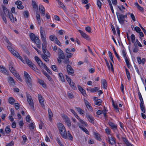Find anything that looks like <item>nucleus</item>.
<instances>
[{
  "instance_id": "f257e3e1",
  "label": "nucleus",
  "mask_w": 146,
  "mask_h": 146,
  "mask_svg": "<svg viewBox=\"0 0 146 146\" xmlns=\"http://www.w3.org/2000/svg\"><path fill=\"white\" fill-rule=\"evenodd\" d=\"M58 127L61 135L64 138L66 139L67 135L65 127L61 123H59L58 124Z\"/></svg>"
},
{
  "instance_id": "f03ea898",
  "label": "nucleus",
  "mask_w": 146,
  "mask_h": 146,
  "mask_svg": "<svg viewBox=\"0 0 146 146\" xmlns=\"http://www.w3.org/2000/svg\"><path fill=\"white\" fill-rule=\"evenodd\" d=\"M116 15L119 23L121 25H123L124 23L125 18H127V14L123 15L122 14H119L118 13H116Z\"/></svg>"
},
{
  "instance_id": "7ed1b4c3",
  "label": "nucleus",
  "mask_w": 146,
  "mask_h": 146,
  "mask_svg": "<svg viewBox=\"0 0 146 146\" xmlns=\"http://www.w3.org/2000/svg\"><path fill=\"white\" fill-rule=\"evenodd\" d=\"M25 81L28 86L31 88L32 87L31 79L28 74L26 72H24Z\"/></svg>"
},
{
  "instance_id": "20e7f679",
  "label": "nucleus",
  "mask_w": 146,
  "mask_h": 146,
  "mask_svg": "<svg viewBox=\"0 0 146 146\" xmlns=\"http://www.w3.org/2000/svg\"><path fill=\"white\" fill-rule=\"evenodd\" d=\"M40 36L42 41L46 40L45 32L42 26H40Z\"/></svg>"
},
{
  "instance_id": "39448f33",
  "label": "nucleus",
  "mask_w": 146,
  "mask_h": 146,
  "mask_svg": "<svg viewBox=\"0 0 146 146\" xmlns=\"http://www.w3.org/2000/svg\"><path fill=\"white\" fill-rule=\"evenodd\" d=\"M62 117L68 126L69 127H70L71 126L70 121L68 117L66 115H64L62 116Z\"/></svg>"
},
{
  "instance_id": "423d86ee",
  "label": "nucleus",
  "mask_w": 146,
  "mask_h": 146,
  "mask_svg": "<svg viewBox=\"0 0 146 146\" xmlns=\"http://www.w3.org/2000/svg\"><path fill=\"white\" fill-rule=\"evenodd\" d=\"M29 36L31 39L34 42L36 41V40H39L38 36H36L34 33H32L30 34Z\"/></svg>"
},
{
  "instance_id": "0eeeda50",
  "label": "nucleus",
  "mask_w": 146,
  "mask_h": 146,
  "mask_svg": "<svg viewBox=\"0 0 146 146\" xmlns=\"http://www.w3.org/2000/svg\"><path fill=\"white\" fill-rule=\"evenodd\" d=\"M27 98L28 102L32 109L34 108L33 101L30 96L27 95Z\"/></svg>"
},
{
  "instance_id": "6e6552de",
  "label": "nucleus",
  "mask_w": 146,
  "mask_h": 146,
  "mask_svg": "<svg viewBox=\"0 0 146 146\" xmlns=\"http://www.w3.org/2000/svg\"><path fill=\"white\" fill-rule=\"evenodd\" d=\"M38 99L39 102L41 105L42 107L43 108H44L45 106L44 105V103L43 99L41 95L40 94H38Z\"/></svg>"
},
{
  "instance_id": "1a4fd4ad",
  "label": "nucleus",
  "mask_w": 146,
  "mask_h": 146,
  "mask_svg": "<svg viewBox=\"0 0 146 146\" xmlns=\"http://www.w3.org/2000/svg\"><path fill=\"white\" fill-rule=\"evenodd\" d=\"M86 117L90 123L92 124H94V118L92 116L89 114L87 113L86 115Z\"/></svg>"
},
{
  "instance_id": "9d476101",
  "label": "nucleus",
  "mask_w": 146,
  "mask_h": 146,
  "mask_svg": "<svg viewBox=\"0 0 146 146\" xmlns=\"http://www.w3.org/2000/svg\"><path fill=\"white\" fill-rule=\"evenodd\" d=\"M108 143L111 145H113L115 143V138L111 136H108Z\"/></svg>"
},
{
  "instance_id": "9b49d317",
  "label": "nucleus",
  "mask_w": 146,
  "mask_h": 146,
  "mask_svg": "<svg viewBox=\"0 0 146 146\" xmlns=\"http://www.w3.org/2000/svg\"><path fill=\"white\" fill-rule=\"evenodd\" d=\"M67 70L69 74H72L74 73V70L70 65L67 64Z\"/></svg>"
},
{
  "instance_id": "f8f14e48",
  "label": "nucleus",
  "mask_w": 146,
  "mask_h": 146,
  "mask_svg": "<svg viewBox=\"0 0 146 146\" xmlns=\"http://www.w3.org/2000/svg\"><path fill=\"white\" fill-rule=\"evenodd\" d=\"M78 31L80 33L81 35L84 38L88 40H90V38H89V36L87 35L85 33L83 32L82 31L79 30Z\"/></svg>"
},
{
  "instance_id": "ddd939ff",
  "label": "nucleus",
  "mask_w": 146,
  "mask_h": 146,
  "mask_svg": "<svg viewBox=\"0 0 146 146\" xmlns=\"http://www.w3.org/2000/svg\"><path fill=\"white\" fill-rule=\"evenodd\" d=\"M58 56L61 58L64 59L65 58V55L63 51L61 50L60 48H58Z\"/></svg>"
},
{
  "instance_id": "4468645a",
  "label": "nucleus",
  "mask_w": 146,
  "mask_h": 146,
  "mask_svg": "<svg viewBox=\"0 0 146 146\" xmlns=\"http://www.w3.org/2000/svg\"><path fill=\"white\" fill-rule=\"evenodd\" d=\"M35 61L37 62L38 64L40 67L42 66L43 65V64L40 59L37 56H35Z\"/></svg>"
},
{
  "instance_id": "2eb2a0df",
  "label": "nucleus",
  "mask_w": 146,
  "mask_h": 146,
  "mask_svg": "<svg viewBox=\"0 0 146 146\" xmlns=\"http://www.w3.org/2000/svg\"><path fill=\"white\" fill-rule=\"evenodd\" d=\"M39 10L42 16H44L45 15V9L42 5H40L39 6Z\"/></svg>"
},
{
  "instance_id": "dca6fc26",
  "label": "nucleus",
  "mask_w": 146,
  "mask_h": 146,
  "mask_svg": "<svg viewBox=\"0 0 146 146\" xmlns=\"http://www.w3.org/2000/svg\"><path fill=\"white\" fill-rule=\"evenodd\" d=\"M65 51L66 53L67 54V57L68 58H70L73 55V54L72 53H70L71 52V50L69 48H67L65 50Z\"/></svg>"
},
{
  "instance_id": "f3484780",
  "label": "nucleus",
  "mask_w": 146,
  "mask_h": 146,
  "mask_svg": "<svg viewBox=\"0 0 146 146\" xmlns=\"http://www.w3.org/2000/svg\"><path fill=\"white\" fill-rule=\"evenodd\" d=\"M36 17L37 20L38 24L40 25L41 23L40 15L38 11H36Z\"/></svg>"
},
{
  "instance_id": "a211bd4d",
  "label": "nucleus",
  "mask_w": 146,
  "mask_h": 146,
  "mask_svg": "<svg viewBox=\"0 0 146 146\" xmlns=\"http://www.w3.org/2000/svg\"><path fill=\"white\" fill-rule=\"evenodd\" d=\"M85 103L88 110L90 111H92V109L89 102L87 100H85Z\"/></svg>"
},
{
  "instance_id": "6ab92c4d",
  "label": "nucleus",
  "mask_w": 146,
  "mask_h": 146,
  "mask_svg": "<svg viewBox=\"0 0 146 146\" xmlns=\"http://www.w3.org/2000/svg\"><path fill=\"white\" fill-rule=\"evenodd\" d=\"M0 71L5 74H7V70L5 68V67L2 66L0 65Z\"/></svg>"
},
{
  "instance_id": "aec40b11",
  "label": "nucleus",
  "mask_w": 146,
  "mask_h": 146,
  "mask_svg": "<svg viewBox=\"0 0 146 146\" xmlns=\"http://www.w3.org/2000/svg\"><path fill=\"white\" fill-rule=\"evenodd\" d=\"M32 5L33 8L36 11H38V6L35 1H32Z\"/></svg>"
},
{
  "instance_id": "412c9836",
  "label": "nucleus",
  "mask_w": 146,
  "mask_h": 146,
  "mask_svg": "<svg viewBox=\"0 0 146 146\" xmlns=\"http://www.w3.org/2000/svg\"><path fill=\"white\" fill-rule=\"evenodd\" d=\"M121 138L123 139V141L127 146H130V145L131 144L129 142L128 140L126 138L123 137H122Z\"/></svg>"
},
{
  "instance_id": "4be33fe9",
  "label": "nucleus",
  "mask_w": 146,
  "mask_h": 146,
  "mask_svg": "<svg viewBox=\"0 0 146 146\" xmlns=\"http://www.w3.org/2000/svg\"><path fill=\"white\" fill-rule=\"evenodd\" d=\"M102 81V82L103 88L106 89L107 88V84L106 80L104 79H103Z\"/></svg>"
},
{
  "instance_id": "5701e85b",
  "label": "nucleus",
  "mask_w": 146,
  "mask_h": 146,
  "mask_svg": "<svg viewBox=\"0 0 146 146\" xmlns=\"http://www.w3.org/2000/svg\"><path fill=\"white\" fill-rule=\"evenodd\" d=\"M43 52L44 55L46 56L47 57L49 58L50 57V52L46 49L42 50Z\"/></svg>"
},
{
  "instance_id": "b1692460",
  "label": "nucleus",
  "mask_w": 146,
  "mask_h": 146,
  "mask_svg": "<svg viewBox=\"0 0 146 146\" xmlns=\"http://www.w3.org/2000/svg\"><path fill=\"white\" fill-rule=\"evenodd\" d=\"M25 59L27 63L28 64L29 66H30L33 64L31 61L27 57H25Z\"/></svg>"
},
{
  "instance_id": "393cba45",
  "label": "nucleus",
  "mask_w": 146,
  "mask_h": 146,
  "mask_svg": "<svg viewBox=\"0 0 146 146\" xmlns=\"http://www.w3.org/2000/svg\"><path fill=\"white\" fill-rule=\"evenodd\" d=\"M109 125L111 126V128L112 129L114 130L116 129H117V125H115L114 123L111 122H109Z\"/></svg>"
},
{
  "instance_id": "a878e982",
  "label": "nucleus",
  "mask_w": 146,
  "mask_h": 146,
  "mask_svg": "<svg viewBox=\"0 0 146 146\" xmlns=\"http://www.w3.org/2000/svg\"><path fill=\"white\" fill-rule=\"evenodd\" d=\"M8 15L9 16V17L11 21L12 22H14V19L12 14L9 12H8Z\"/></svg>"
},
{
  "instance_id": "bb28decb",
  "label": "nucleus",
  "mask_w": 146,
  "mask_h": 146,
  "mask_svg": "<svg viewBox=\"0 0 146 146\" xmlns=\"http://www.w3.org/2000/svg\"><path fill=\"white\" fill-rule=\"evenodd\" d=\"M43 43L42 44V50H44L46 49V47L47 46V43L46 40H42Z\"/></svg>"
},
{
  "instance_id": "cd10ccee",
  "label": "nucleus",
  "mask_w": 146,
  "mask_h": 146,
  "mask_svg": "<svg viewBox=\"0 0 146 146\" xmlns=\"http://www.w3.org/2000/svg\"><path fill=\"white\" fill-rule=\"evenodd\" d=\"M94 137L97 140L99 141H100L101 140V138L100 137V135L99 134L96 133L95 132H94Z\"/></svg>"
},
{
  "instance_id": "c85d7f7f",
  "label": "nucleus",
  "mask_w": 146,
  "mask_h": 146,
  "mask_svg": "<svg viewBox=\"0 0 146 146\" xmlns=\"http://www.w3.org/2000/svg\"><path fill=\"white\" fill-rule=\"evenodd\" d=\"M11 64L9 65V68L10 71L12 73H13L14 72H15L16 71L15 68H13L12 65V64Z\"/></svg>"
},
{
  "instance_id": "c756f323",
  "label": "nucleus",
  "mask_w": 146,
  "mask_h": 146,
  "mask_svg": "<svg viewBox=\"0 0 146 146\" xmlns=\"http://www.w3.org/2000/svg\"><path fill=\"white\" fill-rule=\"evenodd\" d=\"M13 55L16 56L21 61L23 62V58L20 56L19 54L17 52H16L15 54Z\"/></svg>"
},
{
  "instance_id": "7c9ffc66",
  "label": "nucleus",
  "mask_w": 146,
  "mask_h": 146,
  "mask_svg": "<svg viewBox=\"0 0 146 146\" xmlns=\"http://www.w3.org/2000/svg\"><path fill=\"white\" fill-rule=\"evenodd\" d=\"M37 45V47L39 48H40L41 47V42L40 40H36V41L35 42Z\"/></svg>"
},
{
  "instance_id": "2f4dec72",
  "label": "nucleus",
  "mask_w": 146,
  "mask_h": 146,
  "mask_svg": "<svg viewBox=\"0 0 146 146\" xmlns=\"http://www.w3.org/2000/svg\"><path fill=\"white\" fill-rule=\"evenodd\" d=\"M9 102L11 104H13L15 102V100L12 97H9L8 99Z\"/></svg>"
},
{
  "instance_id": "473e14b6",
  "label": "nucleus",
  "mask_w": 146,
  "mask_h": 146,
  "mask_svg": "<svg viewBox=\"0 0 146 146\" xmlns=\"http://www.w3.org/2000/svg\"><path fill=\"white\" fill-rule=\"evenodd\" d=\"M13 74L18 80H20V81H21V82L22 81V80L20 78V77L19 75V74L17 73L16 71L14 72V73H13Z\"/></svg>"
},
{
  "instance_id": "72a5a7b5",
  "label": "nucleus",
  "mask_w": 146,
  "mask_h": 146,
  "mask_svg": "<svg viewBox=\"0 0 146 146\" xmlns=\"http://www.w3.org/2000/svg\"><path fill=\"white\" fill-rule=\"evenodd\" d=\"M76 111L80 114H83L84 113V111L82 110V109H81L79 107L76 108Z\"/></svg>"
},
{
  "instance_id": "f704fd0d",
  "label": "nucleus",
  "mask_w": 146,
  "mask_h": 146,
  "mask_svg": "<svg viewBox=\"0 0 146 146\" xmlns=\"http://www.w3.org/2000/svg\"><path fill=\"white\" fill-rule=\"evenodd\" d=\"M135 5L137 6V8L141 11L143 12V7L140 6L138 3H135Z\"/></svg>"
},
{
  "instance_id": "c9c22d12",
  "label": "nucleus",
  "mask_w": 146,
  "mask_h": 146,
  "mask_svg": "<svg viewBox=\"0 0 146 146\" xmlns=\"http://www.w3.org/2000/svg\"><path fill=\"white\" fill-rule=\"evenodd\" d=\"M99 89V88L98 87H95L93 88H90L89 90L91 92H94L98 91Z\"/></svg>"
},
{
  "instance_id": "e433bc0d",
  "label": "nucleus",
  "mask_w": 146,
  "mask_h": 146,
  "mask_svg": "<svg viewBox=\"0 0 146 146\" xmlns=\"http://www.w3.org/2000/svg\"><path fill=\"white\" fill-rule=\"evenodd\" d=\"M48 112L49 118L50 120H51V118L52 117L53 115L52 111L50 108H48Z\"/></svg>"
},
{
  "instance_id": "4c0bfd02",
  "label": "nucleus",
  "mask_w": 146,
  "mask_h": 146,
  "mask_svg": "<svg viewBox=\"0 0 146 146\" xmlns=\"http://www.w3.org/2000/svg\"><path fill=\"white\" fill-rule=\"evenodd\" d=\"M8 80L9 83L13 85L14 84L15 82L13 78L11 77H8Z\"/></svg>"
},
{
  "instance_id": "58836bf2",
  "label": "nucleus",
  "mask_w": 146,
  "mask_h": 146,
  "mask_svg": "<svg viewBox=\"0 0 146 146\" xmlns=\"http://www.w3.org/2000/svg\"><path fill=\"white\" fill-rule=\"evenodd\" d=\"M41 56L42 58L44 59L46 62H49V59L47 58H48L47 57L43 54H41Z\"/></svg>"
},
{
  "instance_id": "ea45409f",
  "label": "nucleus",
  "mask_w": 146,
  "mask_h": 146,
  "mask_svg": "<svg viewBox=\"0 0 146 146\" xmlns=\"http://www.w3.org/2000/svg\"><path fill=\"white\" fill-rule=\"evenodd\" d=\"M43 73L46 76L48 79L50 81H52V78L50 76L46 73V72H44Z\"/></svg>"
},
{
  "instance_id": "a19ab883",
  "label": "nucleus",
  "mask_w": 146,
  "mask_h": 146,
  "mask_svg": "<svg viewBox=\"0 0 146 146\" xmlns=\"http://www.w3.org/2000/svg\"><path fill=\"white\" fill-rule=\"evenodd\" d=\"M113 50L114 52V53L116 56V57H117L118 60H120V57L119 56V55L115 51V49L114 47H113Z\"/></svg>"
},
{
  "instance_id": "79ce46f5",
  "label": "nucleus",
  "mask_w": 146,
  "mask_h": 146,
  "mask_svg": "<svg viewBox=\"0 0 146 146\" xmlns=\"http://www.w3.org/2000/svg\"><path fill=\"white\" fill-rule=\"evenodd\" d=\"M69 84L73 89H75L76 88L75 83L72 81L70 82Z\"/></svg>"
},
{
  "instance_id": "37998d69",
  "label": "nucleus",
  "mask_w": 146,
  "mask_h": 146,
  "mask_svg": "<svg viewBox=\"0 0 146 146\" xmlns=\"http://www.w3.org/2000/svg\"><path fill=\"white\" fill-rule=\"evenodd\" d=\"M59 76L60 77L61 81L62 82H64V77L63 76V74L61 73H60L58 74Z\"/></svg>"
},
{
  "instance_id": "c03bdc74",
  "label": "nucleus",
  "mask_w": 146,
  "mask_h": 146,
  "mask_svg": "<svg viewBox=\"0 0 146 146\" xmlns=\"http://www.w3.org/2000/svg\"><path fill=\"white\" fill-rule=\"evenodd\" d=\"M69 58H64V60H63V62L65 63L68 64L70 63V61L68 59Z\"/></svg>"
},
{
  "instance_id": "a18cd8bd",
  "label": "nucleus",
  "mask_w": 146,
  "mask_h": 146,
  "mask_svg": "<svg viewBox=\"0 0 146 146\" xmlns=\"http://www.w3.org/2000/svg\"><path fill=\"white\" fill-rule=\"evenodd\" d=\"M38 82L40 85H42L43 86H45V84L42 80L38 79Z\"/></svg>"
},
{
  "instance_id": "49530a36",
  "label": "nucleus",
  "mask_w": 146,
  "mask_h": 146,
  "mask_svg": "<svg viewBox=\"0 0 146 146\" xmlns=\"http://www.w3.org/2000/svg\"><path fill=\"white\" fill-rule=\"evenodd\" d=\"M55 43L58 45L60 46H61V45L60 42L58 40L57 38L56 37L55 38Z\"/></svg>"
},
{
  "instance_id": "de8ad7c7",
  "label": "nucleus",
  "mask_w": 146,
  "mask_h": 146,
  "mask_svg": "<svg viewBox=\"0 0 146 146\" xmlns=\"http://www.w3.org/2000/svg\"><path fill=\"white\" fill-rule=\"evenodd\" d=\"M79 127L84 132H85L86 134H88V131L86 129L85 127L84 128L82 127L79 126Z\"/></svg>"
},
{
  "instance_id": "09e8293b",
  "label": "nucleus",
  "mask_w": 146,
  "mask_h": 146,
  "mask_svg": "<svg viewBox=\"0 0 146 146\" xmlns=\"http://www.w3.org/2000/svg\"><path fill=\"white\" fill-rule=\"evenodd\" d=\"M118 8L121 11V13H123L124 12V11L122 10V9H125V8L122 5L121 6H117Z\"/></svg>"
},
{
  "instance_id": "8fccbe9b",
  "label": "nucleus",
  "mask_w": 146,
  "mask_h": 146,
  "mask_svg": "<svg viewBox=\"0 0 146 146\" xmlns=\"http://www.w3.org/2000/svg\"><path fill=\"white\" fill-rule=\"evenodd\" d=\"M101 100L100 99H98L96 100L95 102V104L98 106H100L101 105Z\"/></svg>"
},
{
  "instance_id": "3c124183",
  "label": "nucleus",
  "mask_w": 146,
  "mask_h": 146,
  "mask_svg": "<svg viewBox=\"0 0 146 146\" xmlns=\"http://www.w3.org/2000/svg\"><path fill=\"white\" fill-rule=\"evenodd\" d=\"M23 15L25 17H28L29 16V13L28 11H25L23 13Z\"/></svg>"
},
{
  "instance_id": "603ef678",
  "label": "nucleus",
  "mask_w": 146,
  "mask_h": 146,
  "mask_svg": "<svg viewBox=\"0 0 146 146\" xmlns=\"http://www.w3.org/2000/svg\"><path fill=\"white\" fill-rule=\"evenodd\" d=\"M29 125V127L31 130V129H34L35 126L34 125V124L33 123H31Z\"/></svg>"
},
{
  "instance_id": "864d4df0",
  "label": "nucleus",
  "mask_w": 146,
  "mask_h": 146,
  "mask_svg": "<svg viewBox=\"0 0 146 146\" xmlns=\"http://www.w3.org/2000/svg\"><path fill=\"white\" fill-rule=\"evenodd\" d=\"M1 16L3 21H4V22L6 24H7V21L5 17L4 16L3 14H1Z\"/></svg>"
},
{
  "instance_id": "5fc2aeb1",
  "label": "nucleus",
  "mask_w": 146,
  "mask_h": 146,
  "mask_svg": "<svg viewBox=\"0 0 146 146\" xmlns=\"http://www.w3.org/2000/svg\"><path fill=\"white\" fill-rule=\"evenodd\" d=\"M52 69L54 71L57 72L58 70L57 69L56 66L55 65H52L51 66Z\"/></svg>"
},
{
  "instance_id": "6e6d98bb",
  "label": "nucleus",
  "mask_w": 146,
  "mask_h": 146,
  "mask_svg": "<svg viewBox=\"0 0 146 146\" xmlns=\"http://www.w3.org/2000/svg\"><path fill=\"white\" fill-rule=\"evenodd\" d=\"M5 131L7 133H9L11 132V129L8 126H7L5 129Z\"/></svg>"
},
{
  "instance_id": "4d7b16f0",
  "label": "nucleus",
  "mask_w": 146,
  "mask_h": 146,
  "mask_svg": "<svg viewBox=\"0 0 146 146\" xmlns=\"http://www.w3.org/2000/svg\"><path fill=\"white\" fill-rule=\"evenodd\" d=\"M131 42L132 43H134L135 42V37L134 35L132 34L131 36Z\"/></svg>"
},
{
  "instance_id": "13d9d810",
  "label": "nucleus",
  "mask_w": 146,
  "mask_h": 146,
  "mask_svg": "<svg viewBox=\"0 0 146 146\" xmlns=\"http://www.w3.org/2000/svg\"><path fill=\"white\" fill-rule=\"evenodd\" d=\"M140 109L141 110V111L144 113H145V107L144 106V105H140Z\"/></svg>"
},
{
  "instance_id": "bf43d9fd",
  "label": "nucleus",
  "mask_w": 146,
  "mask_h": 146,
  "mask_svg": "<svg viewBox=\"0 0 146 146\" xmlns=\"http://www.w3.org/2000/svg\"><path fill=\"white\" fill-rule=\"evenodd\" d=\"M2 7L3 12L5 14V13H7V11L8 12H9L6 7L3 6Z\"/></svg>"
},
{
  "instance_id": "052dcab7",
  "label": "nucleus",
  "mask_w": 146,
  "mask_h": 146,
  "mask_svg": "<svg viewBox=\"0 0 146 146\" xmlns=\"http://www.w3.org/2000/svg\"><path fill=\"white\" fill-rule=\"evenodd\" d=\"M31 69L34 70H36V67L34 64H33L32 65L29 66Z\"/></svg>"
},
{
  "instance_id": "680f3d73",
  "label": "nucleus",
  "mask_w": 146,
  "mask_h": 146,
  "mask_svg": "<svg viewBox=\"0 0 146 146\" xmlns=\"http://www.w3.org/2000/svg\"><path fill=\"white\" fill-rule=\"evenodd\" d=\"M79 121L82 124L84 125L85 126H86L87 125V124L86 122H84V121L81 119H79Z\"/></svg>"
},
{
  "instance_id": "e2e57ef3",
  "label": "nucleus",
  "mask_w": 146,
  "mask_h": 146,
  "mask_svg": "<svg viewBox=\"0 0 146 146\" xmlns=\"http://www.w3.org/2000/svg\"><path fill=\"white\" fill-rule=\"evenodd\" d=\"M97 5L99 9L101 8L102 3L99 0H98L97 1Z\"/></svg>"
},
{
  "instance_id": "0e129e2a",
  "label": "nucleus",
  "mask_w": 146,
  "mask_h": 146,
  "mask_svg": "<svg viewBox=\"0 0 146 146\" xmlns=\"http://www.w3.org/2000/svg\"><path fill=\"white\" fill-rule=\"evenodd\" d=\"M85 29L89 33L91 32V28L89 27H87L85 28Z\"/></svg>"
},
{
  "instance_id": "69168bd1",
  "label": "nucleus",
  "mask_w": 146,
  "mask_h": 146,
  "mask_svg": "<svg viewBox=\"0 0 146 146\" xmlns=\"http://www.w3.org/2000/svg\"><path fill=\"white\" fill-rule=\"evenodd\" d=\"M68 136L69 137V138L71 140H72L73 139V137L72 136V135L71 134L69 133V131H68Z\"/></svg>"
},
{
  "instance_id": "338daca9",
  "label": "nucleus",
  "mask_w": 146,
  "mask_h": 146,
  "mask_svg": "<svg viewBox=\"0 0 146 146\" xmlns=\"http://www.w3.org/2000/svg\"><path fill=\"white\" fill-rule=\"evenodd\" d=\"M15 109L17 110L19 108V105L18 103H15Z\"/></svg>"
},
{
  "instance_id": "774afa93",
  "label": "nucleus",
  "mask_w": 146,
  "mask_h": 146,
  "mask_svg": "<svg viewBox=\"0 0 146 146\" xmlns=\"http://www.w3.org/2000/svg\"><path fill=\"white\" fill-rule=\"evenodd\" d=\"M67 95L68 96L69 98H74L73 95L72 94L68 93Z\"/></svg>"
}]
</instances>
